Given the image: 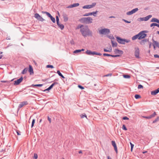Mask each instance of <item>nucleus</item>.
Returning <instances> with one entry per match:
<instances>
[{"instance_id":"46","label":"nucleus","mask_w":159,"mask_h":159,"mask_svg":"<svg viewBox=\"0 0 159 159\" xmlns=\"http://www.w3.org/2000/svg\"><path fill=\"white\" fill-rule=\"evenodd\" d=\"M97 11H96L95 12H92V13L93 14L92 15H93L94 16H96L95 15L97 13Z\"/></svg>"},{"instance_id":"58","label":"nucleus","mask_w":159,"mask_h":159,"mask_svg":"<svg viewBox=\"0 0 159 159\" xmlns=\"http://www.w3.org/2000/svg\"><path fill=\"white\" fill-rule=\"evenodd\" d=\"M96 54H95L97 55H99V56H100L101 55V53H97L96 52Z\"/></svg>"},{"instance_id":"3","label":"nucleus","mask_w":159,"mask_h":159,"mask_svg":"<svg viewBox=\"0 0 159 159\" xmlns=\"http://www.w3.org/2000/svg\"><path fill=\"white\" fill-rule=\"evenodd\" d=\"M99 32L100 34H106L109 33L110 30L108 29H103L99 30Z\"/></svg>"},{"instance_id":"49","label":"nucleus","mask_w":159,"mask_h":159,"mask_svg":"<svg viewBox=\"0 0 159 159\" xmlns=\"http://www.w3.org/2000/svg\"><path fill=\"white\" fill-rule=\"evenodd\" d=\"M48 120L49 121L50 123H51V119L50 118L49 116H48Z\"/></svg>"},{"instance_id":"47","label":"nucleus","mask_w":159,"mask_h":159,"mask_svg":"<svg viewBox=\"0 0 159 159\" xmlns=\"http://www.w3.org/2000/svg\"><path fill=\"white\" fill-rule=\"evenodd\" d=\"M78 87L79 88H80V89H84V87H83V86H81V85H79L78 86Z\"/></svg>"},{"instance_id":"57","label":"nucleus","mask_w":159,"mask_h":159,"mask_svg":"<svg viewBox=\"0 0 159 159\" xmlns=\"http://www.w3.org/2000/svg\"><path fill=\"white\" fill-rule=\"evenodd\" d=\"M108 37L109 38H110V39H114V37L113 36H108Z\"/></svg>"},{"instance_id":"34","label":"nucleus","mask_w":159,"mask_h":159,"mask_svg":"<svg viewBox=\"0 0 159 159\" xmlns=\"http://www.w3.org/2000/svg\"><path fill=\"white\" fill-rule=\"evenodd\" d=\"M135 98L136 99H139L141 98V96L139 95L136 94L135 95Z\"/></svg>"},{"instance_id":"31","label":"nucleus","mask_w":159,"mask_h":159,"mask_svg":"<svg viewBox=\"0 0 159 159\" xmlns=\"http://www.w3.org/2000/svg\"><path fill=\"white\" fill-rule=\"evenodd\" d=\"M123 77L125 78L129 79L130 78V76L129 75H124Z\"/></svg>"},{"instance_id":"32","label":"nucleus","mask_w":159,"mask_h":159,"mask_svg":"<svg viewBox=\"0 0 159 159\" xmlns=\"http://www.w3.org/2000/svg\"><path fill=\"white\" fill-rule=\"evenodd\" d=\"M156 114V112H154L152 115H150V117H149V118H152V117L155 116Z\"/></svg>"},{"instance_id":"7","label":"nucleus","mask_w":159,"mask_h":159,"mask_svg":"<svg viewBox=\"0 0 159 159\" xmlns=\"http://www.w3.org/2000/svg\"><path fill=\"white\" fill-rule=\"evenodd\" d=\"M96 5V3H93L91 5H87L84 6L83 7V8L84 9H89L92 8L94 7Z\"/></svg>"},{"instance_id":"28","label":"nucleus","mask_w":159,"mask_h":159,"mask_svg":"<svg viewBox=\"0 0 159 159\" xmlns=\"http://www.w3.org/2000/svg\"><path fill=\"white\" fill-rule=\"evenodd\" d=\"M112 46L113 47H116L117 45V43L116 42H114L113 41H111Z\"/></svg>"},{"instance_id":"2","label":"nucleus","mask_w":159,"mask_h":159,"mask_svg":"<svg viewBox=\"0 0 159 159\" xmlns=\"http://www.w3.org/2000/svg\"><path fill=\"white\" fill-rule=\"evenodd\" d=\"M82 22L85 24H90L93 22V19L90 17H87L83 18L81 19Z\"/></svg>"},{"instance_id":"18","label":"nucleus","mask_w":159,"mask_h":159,"mask_svg":"<svg viewBox=\"0 0 159 159\" xmlns=\"http://www.w3.org/2000/svg\"><path fill=\"white\" fill-rule=\"evenodd\" d=\"M114 52L116 54H122L123 53V52L122 51L119 50L117 49H115L114 51Z\"/></svg>"},{"instance_id":"52","label":"nucleus","mask_w":159,"mask_h":159,"mask_svg":"<svg viewBox=\"0 0 159 159\" xmlns=\"http://www.w3.org/2000/svg\"><path fill=\"white\" fill-rule=\"evenodd\" d=\"M154 57L155 58H159V56L157 54H155L154 55Z\"/></svg>"},{"instance_id":"5","label":"nucleus","mask_w":159,"mask_h":159,"mask_svg":"<svg viewBox=\"0 0 159 159\" xmlns=\"http://www.w3.org/2000/svg\"><path fill=\"white\" fill-rule=\"evenodd\" d=\"M42 13L43 14H46L47 16H48L50 18L51 20L53 23L55 22L56 21L55 18L54 17H53L50 13L46 11H42Z\"/></svg>"},{"instance_id":"39","label":"nucleus","mask_w":159,"mask_h":159,"mask_svg":"<svg viewBox=\"0 0 159 159\" xmlns=\"http://www.w3.org/2000/svg\"><path fill=\"white\" fill-rule=\"evenodd\" d=\"M35 120L34 119H33L32 120V125H31V127H33V126L34 125V124L35 123Z\"/></svg>"},{"instance_id":"56","label":"nucleus","mask_w":159,"mask_h":159,"mask_svg":"<svg viewBox=\"0 0 159 159\" xmlns=\"http://www.w3.org/2000/svg\"><path fill=\"white\" fill-rule=\"evenodd\" d=\"M150 117V116H144L143 117L146 119H151V118H149Z\"/></svg>"},{"instance_id":"22","label":"nucleus","mask_w":159,"mask_h":159,"mask_svg":"<svg viewBox=\"0 0 159 159\" xmlns=\"http://www.w3.org/2000/svg\"><path fill=\"white\" fill-rule=\"evenodd\" d=\"M63 17L64 19V20L65 22H66L68 21V18L66 15H63Z\"/></svg>"},{"instance_id":"4","label":"nucleus","mask_w":159,"mask_h":159,"mask_svg":"<svg viewBox=\"0 0 159 159\" xmlns=\"http://www.w3.org/2000/svg\"><path fill=\"white\" fill-rule=\"evenodd\" d=\"M147 33V31H142L139 33L138 34L139 36V39H141L144 38L147 36L145 33Z\"/></svg>"},{"instance_id":"11","label":"nucleus","mask_w":159,"mask_h":159,"mask_svg":"<svg viewBox=\"0 0 159 159\" xmlns=\"http://www.w3.org/2000/svg\"><path fill=\"white\" fill-rule=\"evenodd\" d=\"M139 50L138 48H135V56L136 58H139Z\"/></svg>"},{"instance_id":"12","label":"nucleus","mask_w":159,"mask_h":159,"mask_svg":"<svg viewBox=\"0 0 159 159\" xmlns=\"http://www.w3.org/2000/svg\"><path fill=\"white\" fill-rule=\"evenodd\" d=\"M58 84V83L56 82H54L53 84H52V85L48 89L44 90L43 91L45 92L46 91H48L51 89L55 85L57 84Z\"/></svg>"},{"instance_id":"10","label":"nucleus","mask_w":159,"mask_h":159,"mask_svg":"<svg viewBox=\"0 0 159 159\" xmlns=\"http://www.w3.org/2000/svg\"><path fill=\"white\" fill-rule=\"evenodd\" d=\"M34 17L36 18L38 20L41 21H43L44 20V19L42 17L40 16L39 14L38 13H36L34 15Z\"/></svg>"},{"instance_id":"6","label":"nucleus","mask_w":159,"mask_h":159,"mask_svg":"<svg viewBox=\"0 0 159 159\" xmlns=\"http://www.w3.org/2000/svg\"><path fill=\"white\" fill-rule=\"evenodd\" d=\"M56 20L57 23V24L58 27L61 30L63 29L64 28V26L63 25L60 24L59 23V19L57 16L56 17Z\"/></svg>"},{"instance_id":"15","label":"nucleus","mask_w":159,"mask_h":159,"mask_svg":"<svg viewBox=\"0 0 159 159\" xmlns=\"http://www.w3.org/2000/svg\"><path fill=\"white\" fill-rule=\"evenodd\" d=\"M79 5V3H74L73 4H72L68 7H67V8H72L74 7H76L78 6Z\"/></svg>"},{"instance_id":"23","label":"nucleus","mask_w":159,"mask_h":159,"mask_svg":"<svg viewBox=\"0 0 159 159\" xmlns=\"http://www.w3.org/2000/svg\"><path fill=\"white\" fill-rule=\"evenodd\" d=\"M152 16L151 15H148L145 17H144V21H147Z\"/></svg>"},{"instance_id":"38","label":"nucleus","mask_w":159,"mask_h":159,"mask_svg":"<svg viewBox=\"0 0 159 159\" xmlns=\"http://www.w3.org/2000/svg\"><path fill=\"white\" fill-rule=\"evenodd\" d=\"M47 68H54L53 66L52 65H48L46 66Z\"/></svg>"},{"instance_id":"1","label":"nucleus","mask_w":159,"mask_h":159,"mask_svg":"<svg viewBox=\"0 0 159 159\" xmlns=\"http://www.w3.org/2000/svg\"><path fill=\"white\" fill-rule=\"evenodd\" d=\"M80 28V31L82 35L84 37L92 35V32L89 30L87 26H84L82 25Z\"/></svg>"},{"instance_id":"64","label":"nucleus","mask_w":159,"mask_h":159,"mask_svg":"<svg viewBox=\"0 0 159 159\" xmlns=\"http://www.w3.org/2000/svg\"><path fill=\"white\" fill-rule=\"evenodd\" d=\"M157 34H159V31H157Z\"/></svg>"},{"instance_id":"8","label":"nucleus","mask_w":159,"mask_h":159,"mask_svg":"<svg viewBox=\"0 0 159 159\" xmlns=\"http://www.w3.org/2000/svg\"><path fill=\"white\" fill-rule=\"evenodd\" d=\"M23 78L22 77H21L19 79L17 80H15L14 81V84L15 85H17L20 84L23 80Z\"/></svg>"},{"instance_id":"14","label":"nucleus","mask_w":159,"mask_h":159,"mask_svg":"<svg viewBox=\"0 0 159 159\" xmlns=\"http://www.w3.org/2000/svg\"><path fill=\"white\" fill-rule=\"evenodd\" d=\"M28 104L27 101H24L21 102L19 104V108H21L23 106L25 105H26Z\"/></svg>"},{"instance_id":"62","label":"nucleus","mask_w":159,"mask_h":159,"mask_svg":"<svg viewBox=\"0 0 159 159\" xmlns=\"http://www.w3.org/2000/svg\"><path fill=\"white\" fill-rule=\"evenodd\" d=\"M79 153H82V152L81 151H80L79 152Z\"/></svg>"},{"instance_id":"25","label":"nucleus","mask_w":159,"mask_h":159,"mask_svg":"<svg viewBox=\"0 0 159 159\" xmlns=\"http://www.w3.org/2000/svg\"><path fill=\"white\" fill-rule=\"evenodd\" d=\"M139 34H138L135 35L132 38V39L133 40H134L137 39H139Z\"/></svg>"},{"instance_id":"36","label":"nucleus","mask_w":159,"mask_h":159,"mask_svg":"<svg viewBox=\"0 0 159 159\" xmlns=\"http://www.w3.org/2000/svg\"><path fill=\"white\" fill-rule=\"evenodd\" d=\"M92 14H93L92 13V12L86 14L85 15H84V16H89L92 15Z\"/></svg>"},{"instance_id":"24","label":"nucleus","mask_w":159,"mask_h":159,"mask_svg":"<svg viewBox=\"0 0 159 159\" xmlns=\"http://www.w3.org/2000/svg\"><path fill=\"white\" fill-rule=\"evenodd\" d=\"M112 50V48L110 46V48H109V49L107 50L106 49H104V51L105 52H110Z\"/></svg>"},{"instance_id":"55","label":"nucleus","mask_w":159,"mask_h":159,"mask_svg":"<svg viewBox=\"0 0 159 159\" xmlns=\"http://www.w3.org/2000/svg\"><path fill=\"white\" fill-rule=\"evenodd\" d=\"M111 74H107V75H105V76H111Z\"/></svg>"},{"instance_id":"60","label":"nucleus","mask_w":159,"mask_h":159,"mask_svg":"<svg viewBox=\"0 0 159 159\" xmlns=\"http://www.w3.org/2000/svg\"><path fill=\"white\" fill-rule=\"evenodd\" d=\"M147 151H145V152H143V154H144V153H147Z\"/></svg>"},{"instance_id":"17","label":"nucleus","mask_w":159,"mask_h":159,"mask_svg":"<svg viewBox=\"0 0 159 159\" xmlns=\"http://www.w3.org/2000/svg\"><path fill=\"white\" fill-rule=\"evenodd\" d=\"M156 47H158L159 48V43L156 41H153V47L154 49H155Z\"/></svg>"},{"instance_id":"30","label":"nucleus","mask_w":159,"mask_h":159,"mask_svg":"<svg viewBox=\"0 0 159 159\" xmlns=\"http://www.w3.org/2000/svg\"><path fill=\"white\" fill-rule=\"evenodd\" d=\"M80 116L82 118H83L84 117H85L86 119H87V116L85 114L84 115L82 114L80 115Z\"/></svg>"},{"instance_id":"41","label":"nucleus","mask_w":159,"mask_h":159,"mask_svg":"<svg viewBox=\"0 0 159 159\" xmlns=\"http://www.w3.org/2000/svg\"><path fill=\"white\" fill-rule=\"evenodd\" d=\"M138 89H142L143 88V86L141 84H139L138 87Z\"/></svg>"},{"instance_id":"37","label":"nucleus","mask_w":159,"mask_h":159,"mask_svg":"<svg viewBox=\"0 0 159 159\" xmlns=\"http://www.w3.org/2000/svg\"><path fill=\"white\" fill-rule=\"evenodd\" d=\"M138 20L139 21H143V20L144 21V17L139 18L138 19Z\"/></svg>"},{"instance_id":"59","label":"nucleus","mask_w":159,"mask_h":159,"mask_svg":"<svg viewBox=\"0 0 159 159\" xmlns=\"http://www.w3.org/2000/svg\"><path fill=\"white\" fill-rule=\"evenodd\" d=\"M107 159H111L109 156L107 157Z\"/></svg>"},{"instance_id":"29","label":"nucleus","mask_w":159,"mask_h":159,"mask_svg":"<svg viewBox=\"0 0 159 159\" xmlns=\"http://www.w3.org/2000/svg\"><path fill=\"white\" fill-rule=\"evenodd\" d=\"M57 73L60 76H61V77H62L63 78H64V77L61 73V72H60L59 70H57Z\"/></svg>"},{"instance_id":"53","label":"nucleus","mask_w":159,"mask_h":159,"mask_svg":"<svg viewBox=\"0 0 159 159\" xmlns=\"http://www.w3.org/2000/svg\"><path fill=\"white\" fill-rule=\"evenodd\" d=\"M20 132L19 131H16V133L18 135H20Z\"/></svg>"},{"instance_id":"20","label":"nucleus","mask_w":159,"mask_h":159,"mask_svg":"<svg viewBox=\"0 0 159 159\" xmlns=\"http://www.w3.org/2000/svg\"><path fill=\"white\" fill-rule=\"evenodd\" d=\"M29 71L30 72V74L34 73L33 68L32 67V66L30 65H29Z\"/></svg>"},{"instance_id":"27","label":"nucleus","mask_w":159,"mask_h":159,"mask_svg":"<svg viewBox=\"0 0 159 159\" xmlns=\"http://www.w3.org/2000/svg\"><path fill=\"white\" fill-rule=\"evenodd\" d=\"M138 10V8H135L134 9H133L131 11L132 12V14H133L136 12V11H137Z\"/></svg>"},{"instance_id":"45","label":"nucleus","mask_w":159,"mask_h":159,"mask_svg":"<svg viewBox=\"0 0 159 159\" xmlns=\"http://www.w3.org/2000/svg\"><path fill=\"white\" fill-rule=\"evenodd\" d=\"M132 12L131 11H128L127 13V14L128 15H129L132 14Z\"/></svg>"},{"instance_id":"63","label":"nucleus","mask_w":159,"mask_h":159,"mask_svg":"<svg viewBox=\"0 0 159 159\" xmlns=\"http://www.w3.org/2000/svg\"><path fill=\"white\" fill-rule=\"evenodd\" d=\"M115 17L113 16H111L109 17L110 18H115Z\"/></svg>"},{"instance_id":"13","label":"nucleus","mask_w":159,"mask_h":159,"mask_svg":"<svg viewBox=\"0 0 159 159\" xmlns=\"http://www.w3.org/2000/svg\"><path fill=\"white\" fill-rule=\"evenodd\" d=\"M111 144L113 146L114 148V150L115 151H116V153H117L118 152V150L117 149V147L116 145V143L114 141H111Z\"/></svg>"},{"instance_id":"21","label":"nucleus","mask_w":159,"mask_h":159,"mask_svg":"<svg viewBox=\"0 0 159 159\" xmlns=\"http://www.w3.org/2000/svg\"><path fill=\"white\" fill-rule=\"evenodd\" d=\"M159 21V20L156 18H152L151 21V22H156L157 23H158Z\"/></svg>"},{"instance_id":"26","label":"nucleus","mask_w":159,"mask_h":159,"mask_svg":"<svg viewBox=\"0 0 159 159\" xmlns=\"http://www.w3.org/2000/svg\"><path fill=\"white\" fill-rule=\"evenodd\" d=\"M28 70V68H25L21 72V73L23 74H25L26 73Z\"/></svg>"},{"instance_id":"54","label":"nucleus","mask_w":159,"mask_h":159,"mask_svg":"<svg viewBox=\"0 0 159 159\" xmlns=\"http://www.w3.org/2000/svg\"><path fill=\"white\" fill-rule=\"evenodd\" d=\"M123 20L125 22H126L127 23H130V22L129 21H127V20Z\"/></svg>"},{"instance_id":"16","label":"nucleus","mask_w":159,"mask_h":159,"mask_svg":"<svg viewBox=\"0 0 159 159\" xmlns=\"http://www.w3.org/2000/svg\"><path fill=\"white\" fill-rule=\"evenodd\" d=\"M86 53L87 54L89 55H95V54L96 53L95 52H92L90 50H87L86 52Z\"/></svg>"},{"instance_id":"35","label":"nucleus","mask_w":159,"mask_h":159,"mask_svg":"<svg viewBox=\"0 0 159 159\" xmlns=\"http://www.w3.org/2000/svg\"><path fill=\"white\" fill-rule=\"evenodd\" d=\"M130 143L131 145V151L132 152L133 151V149L134 146V145L132 144L131 142H130Z\"/></svg>"},{"instance_id":"51","label":"nucleus","mask_w":159,"mask_h":159,"mask_svg":"<svg viewBox=\"0 0 159 159\" xmlns=\"http://www.w3.org/2000/svg\"><path fill=\"white\" fill-rule=\"evenodd\" d=\"M104 56H110L111 55L108 54L107 53H104L103 54Z\"/></svg>"},{"instance_id":"44","label":"nucleus","mask_w":159,"mask_h":159,"mask_svg":"<svg viewBox=\"0 0 159 159\" xmlns=\"http://www.w3.org/2000/svg\"><path fill=\"white\" fill-rule=\"evenodd\" d=\"M38 158V155L37 154L34 153V158L35 159H37Z\"/></svg>"},{"instance_id":"43","label":"nucleus","mask_w":159,"mask_h":159,"mask_svg":"<svg viewBox=\"0 0 159 159\" xmlns=\"http://www.w3.org/2000/svg\"><path fill=\"white\" fill-rule=\"evenodd\" d=\"M43 85V84H35L33 85L34 86L41 87Z\"/></svg>"},{"instance_id":"9","label":"nucleus","mask_w":159,"mask_h":159,"mask_svg":"<svg viewBox=\"0 0 159 159\" xmlns=\"http://www.w3.org/2000/svg\"><path fill=\"white\" fill-rule=\"evenodd\" d=\"M116 39L118 42L120 43L125 44V42H128V41H126L125 39H122L119 37H117Z\"/></svg>"},{"instance_id":"33","label":"nucleus","mask_w":159,"mask_h":159,"mask_svg":"<svg viewBox=\"0 0 159 159\" xmlns=\"http://www.w3.org/2000/svg\"><path fill=\"white\" fill-rule=\"evenodd\" d=\"M158 25V24H157V23H152V24H151L150 26L151 27H152L153 26H157Z\"/></svg>"},{"instance_id":"48","label":"nucleus","mask_w":159,"mask_h":159,"mask_svg":"<svg viewBox=\"0 0 159 159\" xmlns=\"http://www.w3.org/2000/svg\"><path fill=\"white\" fill-rule=\"evenodd\" d=\"M123 119L124 120H129V118L127 117H124L123 118Z\"/></svg>"},{"instance_id":"42","label":"nucleus","mask_w":159,"mask_h":159,"mask_svg":"<svg viewBox=\"0 0 159 159\" xmlns=\"http://www.w3.org/2000/svg\"><path fill=\"white\" fill-rule=\"evenodd\" d=\"M122 128L123 129L126 130H127V129L126 127L125 126V125H122Z\"/></svg>"},{"instance_id":"40","label":"nucleus","mask_w":159,"mask_h":159,"mask_svg":"<svg viewBox=\"0 0 159 159\" xmlns=\"http://www.w3.org/2000/svg\"><path fill=\"white\" fill-rule=\"evenodd\" d=\"M81 52V51L80 50H76L74 51L73 52L74 53H77L80 52Z\"/></svg>"},{"instance_id":"50","label":"nucleus","mask_w":159,"mask_h":159,"mask_svg":"<svg viewBox=\"0 0 159 159\" xmlns=\"http://www.w3.org/2000/svg\"><path fill=\"white\" fill-rule=\"evenodd\" d=\"M110 56H111V57H119V56H120V55H111Z\"/></svg>"},{"instance_id":"61","label":"nucleus","mask_w":159,"mask_h":159,"mask_svg":"<svg viewBox=\"0 0 159 159\" xmlns=\"http://www.w3.org/2000/svg\"><path fill=\"white\" fill-rule=\"evenodd\" d=\"M80 50L81 51V52L82 51H84V49H82L81 50Z\"/></svg>"},{"instance_id":"19","label":"nucleus","mask_w":159,"mask_h":159,"mask_svg":"<svg viewBox=\"0 0 159 159\" xmlns=\"http://www.w3.org/2000/svg\"><path fill=\"white\" fill-rule=\"evenodd\" d=\"M159 92V88H158L157 89L152 91L151 92V94L152 95H155Z\"/></svg>"}]
</instances>
